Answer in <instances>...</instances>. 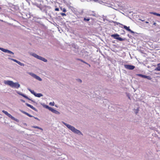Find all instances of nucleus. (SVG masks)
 <instances>
[{
    "label": "nucleus",
    "instance_id": "obj_11",
    "mask_svg": "<svg viewBox=\"0 0 160 160\" xmlns=\"http://www.w3.org/2000/svg\"><path fill=\"white\" fill-rule=\"evenodd\" d=\"M32 55L34 57L41 60V57L38 56V55L36 54L35 53H33L32 54Z\"/></svg>",
    "mask_w": 160,
    "mask_h": 160
},
{
    "label": "nucleus",
    "instance_id": "obj_28",
    "mask_svg": "<svg viewBox=\"0 0 160 160\" xmlns=\"http://www.w3.org/2000/svg\"><path fill=\"white\" fill-rule=\"evenodd\" d=\"M61 14L62 15V16H66V14L65 13H61Z\"/></svg>",
    "mask_w": 160,
    "mask_h": 160
},
{
    "label": "nucleus",
    "instance_id": "obj_7",
    "mask_svg": "<svg viewBox=\"0 0 160 160\" xmlns=\"http://www.w3.org/2000/svg\"><path fill=\"white\" fill-rule=\"evenodd\" d=\"M0 50L4 52H7L8 53L12 54V55L14 54V53L6 49L2 48H0Z\"/></svg>",
    "mask_w": 160,
    "mask_h": 160
},
{
    "label": "nucleus",
    "instance_id": "obj_33",
    "mask_svg": "<svg viewBox=\"0 0 160 160\" xmlns=\"http://www.w3.org/2000/svg\"><path fill=\"white\" fill-rule=\"evenodd\" d=\"M80 61H81L82 62H84V61L83 60L81 59H80Z\"/></svg>",
    "mask_w": 160,
    "mask_h": 160
},
{
    "label": "nucleus",
    "instance_id": "obj_5",
    "mask_svg": "<svg viewBox=\"0 0 160 160\" xmlns=\"http://www.w3.org/2000/svg\"><path fill=\"white\" fill-rule=\"evenodd\" d=\"M2 112L8 116L9 117L11 118L12 120H14L15 121H17V119H16L12 116L9 113L3 110L2 111Z\"/></svg>",
    "mask_w": 160,
    "mask_h": 160
},
{
    "label": "nucleus",
    "instance_id": "obj_30",
    "mask_svg": "<svg viewBox=\"0 0 160 160\" xmlns=\"http://www.w3.org/2000/svg\"><path fill=\"white\" fill-rule=\"evenodd\" d=\"M55 11H59V9L58 8H55Z\"/></svg>",
    "mask_w": 160,
    "mask_h": 160
},
{
    "label": "nucleus",
    "instance_id": "obj_21",
    "mask_svg": "<svg viewBox=\"0 0 160 160\" xmlns=\"http://www.w3.org/2000/svg\"><path fill=\"white\" fill-rule=\"evenodd\" d=\"M151 13H152L153 14H154V15H156L157 16H160V14L158 13H157L156 12H151Z\"/></svg>",
    "mask_w": 160,
    "mask_h": 160
},
{
    "label": "nucleus",
    "instance_id": "obj_19",
    "mask_svg": "<svg viewBox=\"0 0 160 160\" xmlns=\"http://www.w3.org/2000/svg\"><path fill=\"white\" fill-rule=\"evenodd\" d=\"M21 95L23 96V97H24V98H25L28 99V100H31V99H29V98H28L27 96L24 95L23 94H21Z\"/></svg>",
    "mask_w": 160,
    "mask_h": 160
},
{
    "label": "nucleus",
    "instance_id": "obj_26",
    "mask_svg": "<svg viewBox=\"0 0 160 160\" xmlns=\"http://www.w3.org/2000/svg\"><path fill=\"white\" fill-rule=\"evenodd\" d=\"M49 105H51V106H54V102H50V103H49Z\"/></svg>",
    "mask_w": 160,
    "mask_h": 160
},
{
    "label": "nucleus",
    "instance_id": "obj_23",
    "mask_svg": "<svg viewBox=\"0 0 160 160\" xmlns=\"http://www.w3.org/2000/svg\"><path fill=\"white\" fill-rule=\"evenodd\" d=\"M29 91L31 92L32 94H33L34 96L35 95V92L34 91V90H32L31 89H29Z\"/></svg>",
    "mask_w": 160,
    "mask_h": 160
},
{
    "label": "nucleus",
    "instance_id": "obj_37",
    "mask_svg": "<svg viewBox=\"0 0 160 160\" xmlns=\"http://www.w3.org/2000/svg\"><path fill=\"white\" fill-rule=\"evenodd\" d=\"M146 23H148V22L147 21V22H146Z\"/></svg>",
    "mask_w": 160,
    "mask_h": 160
},
{
    "label": "nucleus",
    "instance_id": "obj_3",
    "mask_svg": "<svg viewBox=\"0 0 160 160\" xmlns=\"http://www.w3.org/2000/svg\"><path fill=\"white\" fill-rule=\"evenodd\" d=\"M111 37L113 38L114 39L118 40L121 41H123L124 40V39L120 37H119V35L117 34H112L111 35Z\"/></svg>",
    "mask_w": 160,
    "mask_h": 160
},
{
    "label": "nucleus",
    "instance_id": "obj_34",
    "mask_svg": "<svg viewBox=\"0 0 160 160\" xmlns=\"http://www.w3.org/2000/svg\"><path fill=\"white\" fill-rule=\"evenodd\" d=\"M83 63H85L86 64H88L87 62H85V61H84V62H83Z\"/></svg>",
    "mask_w": 160,
    "mask_h": 160
},
{
    "label": "nucleus",
    "instance_id": "obj_35",
    "mask_svg": "<svg viewBox=\"0 0 160 160\" xmlns=\"http://www.w3.org/2000/svg\"><path fill=\"white\" fill-rule=\"evenodd\" d=\"M154 25H156V23L155 22H154L153 24Z\"/></svg>",
    "mask_w": 160,
    "mask_h": 160
},
{
    "label": "nucleus",
    "instance_id": "obj_29",
    "mask_svg": "<svg viewBox=\"0 0 160 160\" xmlns=\"http://www.w3.org/2000/svg\"><path fill=\"white\" fill-rule=\"evenodd\" d=\"M62 11L64 12H66L67 11H66V9L64 8L63 9V10H62Z\"/></svg>",
    "mask_w": 160,
    "mask_h": 160
},
{
    "label": "nucleus",
    "instance_id": "obj_16",
    "mask_svg": "<svg viewBox=\"0 0 160 160\" xmlns=\"http://www.w3.org/2000/svg\"><path fill=\"white\" fill-rule=\"evenodd\" d=\"M43 96L41 93H35V96L38 97H40Z\"/></svg>",
    "mask_w": 160,
    "mask_h": 160
},
{
    "label": "nucleus",
    "instance_id": "obj_12",
    "mask_svg": "<svg viewBox=\"0 0 160 160\" xmlns=\"http://www.w3.org/2000/svg\"><path fill=\"white\" fill-rule=\"evenodd\" d=\"M32 55L34 57L41 60V57L38 56V55L36 54L35 53H33L32 54Z\"/></svg>",
    "mask_w": 160,
    "mask_h": 160
},
{
    "label": "nucleus",
    "instance_id": "obj_8",
    "mask_svg": "<svg viewBox=\"0 0 160 160\" xmlns=\"http://www.w3.org/2000/svg\"><path fill=\"white\" fill-rule=\"evenodd\" d=\"M30 74L31 75H32V76L34 78H35L37 79V80H39V81H42V79L39 76L36 75L34 74L31 73H30Z\"/></svg>",
    "mask_w": 160,
    "mask_h": 160
},
{
    "label": "nucleus",
    "instance_id": "obj_22",
    "mask_svg": "<svg viewBox=\"0 0 160 160\" xmlns=\"http://www.w3.org/2000/svg\"><path fill=\"white\" fill-rule=\"evenodd\" d=\"M145 78H147V79L150 80H151L152 79V78L150 76L146 75Z\"/></svg>",
    "mask_w": 160,
    "mask_h": 160
},
{
    "label": "nucleus",
    "instance_id": "obj_20",
    "mask_svg": "<svg viewBox=\"0 0 160 160\" xmlns=\"http://www.w3.org/2000/svg\"><path fill=\"white\" fill-rule=\"evenodd\" d=\"M41 60L45 62H46L47 61V60L46 59L42 57H41Z\"/></svg>",
    "mask_w": 160,
    "mask_h": 160
},
{
    "label": "nucleus",
    "instance_id": "obj_1",
    "mask_svg": "<svg viewBox=\"0 0 160 160\" xmlns=\"http://www.w3.org/2000/svg\"><path fill=\"white\" fill-rule=\"evenodd\" d=\"M4 82L5 84L8 85L12 88H18L20 86V84L18 83H14L12 81L9 80L5 81Z\"/></svg>",
    "mask_w": 160,
    "mask_h": 160
},
{
    "label": "nucleus",
    "instance_id": "obj_6",
    "mask_svg": "<svg viewBox=\"0 0 160 160\" xmlns=\"http://www.w3.org/2000/svg\"><path fill=\"white\" fill-rule=\"evenodd\" d=\"M125 68L129 70H133L135 68L133 65L125 64L124 65Z\"/></svg>",
    "mask_w": 160,
    "mask_h": 160
},
{
    "label": "nucleus",
    "instance_id": "obj_32",
    "mask_svg": "<svg viewBox=\"0 0 160 160\" xmlns=\"http://www.w3.org/2000/svg\"><path fill=\"white\" fill-rule=\"evenodd\" d=\"M80 61H81L82 62H84V61L83 60L81 59H80Z\"/></svg>",
    "mask_w": 160,
    "mask_h": 160
},
{
    "label": "nucleus",
    "instance_id": "obj_31",
    "mask_svg": "<svg viewBox=\"0 0 160 160\" xmlns=\"http://www.w3.org/2000/svg\"><path fill=\"white\" fill-rule=\"evenodd\" d=\"M78 81L80 82H82V80L81 79H78Z\"/></svg>",
    "mask_w": 160,
    "mask_h": 160
},
{
    "label": "nucleus",
    "instance_id": "obj_9",
    "mask_svg": "<svg viewBox=\"0 0 160 160\" xmlns=\"http://www.w3.org/2000/svg\"><path fill=\"white\" fill-rule=\"evenodd\" d=\"M10 59H11L12 61H14V62H16L17 63H18L19 65L21 66H24V64L23 63H22L21 62H20L17 61V60L16 59H12V58H9Z\"/></svg>",
    "mask_w": 160,
    "mask_h": 160
},
{
    "label": "nucleus",
    "instance_id": "obj_15",
    "mask_svg": "<svg viewBox=\"0 0 160 160\" xmlns=\"http://www.w3.org/2000/svg\"><path fill=\"white\" fill-rule=\"evenodd\" d=\"M156 71H160V63L157 65V67L155 69Z\"/></svg>",
    "mask_w": 160,
    "mask_h": 160
},
{
    "label": "nucleus",
    "instance_id": "obj_14",
    "mask_svg": "<svg viewBox=\"0 0 160 160\" xmlns=\"http://www.w3.org/2000/svg\"><path fill=\"white\" fill-rule=\"evenodd\" d=\"M49 110L52 111V112L56 114L59 113V112L55 110V109H54L53 108H52L51 107V108H50Z\"/></svg>",
    "mask_w": 160,
    "mask_h": 160
},
{
    "label": "nucleus",
    "instance_id": "obj_2",
    "mask_svg": "<svg viewBox=\"0 0 160 160\" xmlns=\"http://www.w3.org/2000/svg\"><path fill=\"white\" fill-rule=\"evenodd\" d=\"M63 123L69 129L71 130L73 132L77 133L78 134L79 133H81V132L78 130L76 129L74 127L70 125L67 124V123L63 122Z\"/></svg>",
    "mask_w": 160,
    "mask_h": 160
},
{
    "label": "nucleus",
    "instance_id": "obj_10",
    "mask_svg": "<svg viewBox=\"0 0 160 160\" xmlns=\"http://www.w3.org/2000/svg\"><path fill=\"white\" fill-rule=\"evenodd\" d=\"M32 55L34 57L41 60V57L38 56V55L36 54L35 53H33L32 54Z\"/></svg>",
    "mask_w": 160,
    "mask_h": 160
},
{
    "label": "nucleus",
    "instance_id": "obj_27",
    "mask_svg": "<svg viewBox=\"0 0 160 160\" xmlns=\"http://www.w3.org/2000/svg\"><path fill=\"white\" fill-rule=\"evenodd\" d=\"M45 107L46 108L48 109V110H50V108H51V107H49V106H48V105H46Z\"/></svg>",
    "mask_w": 160,
    "mask_h": 160
},
{
    "label": "nucleus",
    "instance_id": "obj_4",
    "mask_svg": "<svg viewBox=\"0 0 160 160\" xmlns=\"http://www.w3.org/2000/svg\"><path fill=\"white\" fill-rule=\"evenodd\" d=\"M116 24H117V25H121L123 26V28L125 29L126 30L128 31L129 32H130L131 33H134V32L133 31L131 30L129 28V27H128L127 26H126L125 25H123L122 24H121L119 22H116Z\"/></svg>",
    "mask_w": 160,
    "mask_h": 160
},
{
    "label": "nucleus",
    "instance_id": "obj_24",
    "mask_svg": "<svg viewBox=\"0 0 160 160\" xmlns=\"http://www.w3.org/2000/svg\"><path fill=\"white\" fill-rule=\"evenodd\" d=\"M25 113L27 115V116H29V117H33V116H32V115H31L30 114H29L28 113H27V112H25Z\"/></svg>",
    "mask_w": 160,
    "mask_h": 160
},
{
    "label": "nucleus",
    "instance_id": "obj_13",
    "mask_svg": "<svg viewBox=\"0 0 160 160\" xmlns=\"http://www.w3.org/2000/svg\"><path fill=\"white\" fill-rule=\"evenodd\" d=\"M26 105L28 107H30V108H32V109L33 110H36V109L34 107L30 105V104H29L28 103H26Z\"/></svg>",
    "mask_w": 160,
    "mask_h": 160
},
{
    "label": "nucleus",
    "instance_id": "obj_25",
    "mask_svg": "<svg viewBox=\"0 0 160 160\" xmlns=\"http://www.w3.org/2000/svg\"><path fill=\"white\" fill-rule=\"evenodd\" d=\"M89 20H90L89 18H84V20L85 21H87L88 22V21H89Z\"/></svg>",
    "mask_w": 160,
    "mask_h": 160
},
{
    "label": "nucleus",
    "instance_id": "obj_17",
    "mask_svg": "<svg viewBox=\"0 0 160 160\" xmlns=\"http://www.w3.org/2000/svg\"><path fill=\"white\" fill-rule=\"evenodd\" d=\"M137 76H138L142 78H145V76H146V75H142V74H137Z\"/></svg>",
    "mask_w": 160,
    "mask_h": 160
},
{
    "label": "nucleus",
    "instance_id": "obj_36",
    "mask_svg": "<svg viewBox=\"0 0 160 160\" xmlns=\"http://www.w3.org/2000/svg\"><path fill=\"white\" fill-rule=\"evenodd\" d=\"M77 59V60H79V61H80V59Z\"/></svg>",
    "mask_w": 160,
    "mask_h": 160
},
{
    "label": "nucleus",
    "instance_id": "obj_18",
    "mask_svg": "<svg viewBox=\"0 0 160 160\" xmlns=\"http://www.w3.org/2000/svg\"><path fill=\"white\" fill-rule=\"evenodd\" d=\"M32 127L33 128H38L41 130H43V129L42 128H40L37 126H33Z\"/></svg>",
    "mask_w": 160,
    "mask_h": 160
}]
</instances>
